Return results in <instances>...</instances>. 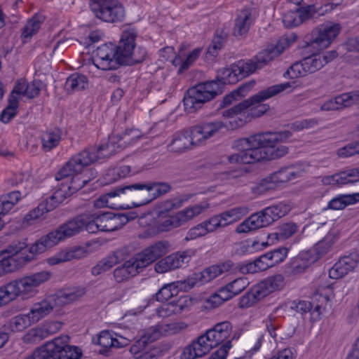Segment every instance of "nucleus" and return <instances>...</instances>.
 Segmentation results:
<instances>
[{
  "label": "nucleus",
  "mask_w": 359,
  "mask_h": 359,
  "mask_svg": "<svg viewBox=\"0 0 359 359\" xmlns=\"http://www.w3.org/2000/svg\"><path fill=\"white\" fill-rule=\"evenodd\" d=\"M53 306L50 303L43 301L34 304L28 313L33 323L38 322L41 318L49 314L53 311Z\"/></svg>",
  "instance_id": "a19ab883"
},
{
  "label": "nucleus",
  "mask_w": 359,
  "mask_h": 359,
  "mask_svg": "<svg viewBox=\"0 0 359 359\" xmlns=\"http://www.w3.org/2000/svg\"><path fill=\"white\" fill-rule=\"evenodd\" d=\"M43 18L40 15H34L32 18L29 19L23 27L22 36L24 38H31L33 35L36 34L39 30Z\"/></svg>",
  "instance_id": "49530a36"
},
{
  "label": "nucleus",
  "mask_w": 359,
  "mask_h": 359,
  "mask_svg": "<svg viewBox=\"0 0 359 359\" xmlns=\"http://www.w3.org/2000/svg\"><path fill=\"white\" fill-rule=\"evenodd\" d=\"M280 53L276 47L264 50L259 52L255 57V61L259 69L266 65Z\"/></svg>",
  "instance_id": "8fccbe9b"
},
{
  "label": "nucleus",
  "mask_w": 359,
  "mask_h": 359,
  "mask_svg": "<svg viewBox=\"0 0 359 359\" xmlns=\"http://www.w3.org/2000/svg\"><path fill=\"white\" fill-rule=\"evenodd\" d=\"M147 53L144 47L139 46L132 52L128 57V62L125 65H133L134 64H139L144 61Z\"/></svg>",
  "instance_id": "680f3d73"
},
{
  "label": "nucleus",
  "mask_w": 359,
  "mask_h": 359,
  "mask_svg": "<svg viewBox=\"0 0 359 359\" xmlns=\"http://www.w3.org/2000/svg\"><path fill=\"white\" fill-rule=\"evenodd\" d=\"M97 215V224L100 228V231H113L122 227L130 219L127 215L114 212H99Z\"/></svg>",
  "instance_id": "4be33fe9"
},
{
  "label": "nucleus",
  "mask_w": 359,
  "mask_h": 359,
  "mask_svg": "<svg viewBox=\"0 0 359 359\" xmlns=\"http://www.w3.org/2000/svg\"><path fill=\"white\" fill-rule=\"evenodd\" d=\"M171 189V185L168 182L151 181L119 186L101 196L95 201L94 204L96 207H112L113 203L109 201L110 198L119 196L121 194H127L128 196L136 200L133 202V205L138 207L148 204L166 194Z\"/></svg>",
  "instance_id": "20e7f679"
},
{
  "label": "nucleus",
  "mask_w": 359,
  "mask_h": 359,
  "mask_svg": "<svg viewBox=\"0 0 359 359\" xmlns=\"http://www.w3.org/2000/svg\"><path fill=\"white\" fill-rule=\"evenodd\" d=\"M128 254L127 248H122L115 250L106 257L100 260L95 266L91 269V273L94 276L109 271L114 265L126 259Z\"/></svg>",
  "instance_id": "393cba45"
},
{
  "label": "nucleus",
  "mask_w": 359,
  "mask_h": 359,
  "mask_svg": "<svg viewBox=\"0 0 359 359\" xmlns=\"http://www.w3.org/2000/svg\"><path fill=\"white\" fill-rule=\"evenodd\" d=\"M264 133L256 134L248 138H241L234 142L233 147L239 152L228 156L230 163L252 164L261 161L262 144L271 142L266 139Z\"/></svg>",
  "instance_id": "6e6552de"
},
{
  "label": "nucleus",
  "mask_w": 359,
  "mask_h": 359,
  "mask_svg": "<svg viewBox=\"0 0 359 359\" xmlns=\"http://www.w3.org/2000/svg\"><path fill=\"white\" fill-rule=\"evenodd\" d=\"M248 208L236 207L218 214L222 227L226 226L238 220L247 213Z\"/></svg>",
  "instance_id": "4c0bfd02"
},
{
  "label": "nucleus",
  "mask_w": 359,
  "mask_h": 359,
  "mask_svg": "<svg viewBox=\"0 0 359 359\" xmlns=\"http://www.w3.org/2000/svg\"><path fill=\"white\" fill-rule=\"evenodd\" d=\"M227 36V33L224 29H217L206 54L216 57L218 51L222 48L224 41L226 40Z\"/></svg>",
  "instance_id": "a18cd8bd"
},
{
  "label": "nucleus",
  "mask_w": 359,
  "mask_h": 359,
  "mask_svg": "<svg viewBox=\"0 0 359 359\" xmlns=\"http://www.w3.org/2000/svg\"><path fill=\"white\" fill-rule=\"evenodd\" d=\"M359 201V194L351 195H339L332 198L327 205V208L332 210H341L350 204Z\"/></svg>",
  "instance_id": "79ce46f5"
},
{
  "label": "nucleus",
  "mask_w": 359,
  "mask_h": 359,
  "mask_svg": "<svg viewBox=\"0 0 359 359\" xmlns=\"http://www.w3.org/2000/svg\"><path fill=\"white\" fill-rule=\"evenodd\" d=\"M226 128L227 126L220 120L202 122L189 130L175 134L168 148L172 152H184L190 146H198Z\"/></svg>",
  "instance_id": "423d86ee"
},
{
  "label": "nucleus",
  "mask_w": 359,
  "mask_h": 359,
  "mask_svg": "<svg viewBox=\"0 0 359 359\" xmlns=\"http://www.w3.org/2000/svg\"><path fill=\"white\" fill-rule=\"evenodd\" d=\"M353 104H359V90L342 93L326 101L321 105L320 110H339Z\"/></svg>",
  "instance_id": "b1692460"
},
{
  "label": "nucleus",
  "mask_w": 359,
  "mask_h": 359,
  "mask_svg": "<svg viewBox=\"0 0 359 359\" xmlns=\"http://www.w3.org/2000/svg\"><path fill=\"white\" fill-rule=\"evenodd\" d=\"M284 277L281 274L270 276L255 285L240 298L239 306L248 308L263 299L271 292L283 286Z\"/></svg>",
  "instance_id": "f8f14e48"
},
{
  "label": "nucleus",
  "mask_w": 359,
  "mask_h": 359,
  "mask_svg": "<svg viewBox=\"0 0 359 359\" xmlns=\"http://www.w3.org/2000/svg\"><path fill=\"white\" fill-rule=\"evenodd\" d=\"M161 335V332L158 328L151 327L145 331L144 334L137 342L140 348H144L147 344L151 343L159 339Z\"/></svg>",
  "instance_id": "13d9d810"
},
{
  "label": "nucleus",
  "mask_w": 359,
  "mask_h": 359,
  "mask_svg": "<svg viewBox=\"0 0 359 359\" xmlns=\"http://www.w3.org/2000/svg\"><path fill=\"white\" fill-rule=\"evenodd\" d=\"M101 60H104L107 64H105V67L101 66H95L97 69L108 71V70H115L118 69L121 66L123 65V62L121 59L118 57V53L115 50H112L111 54H109L108 56L105 57L104 59H101Z\"/></svg>",
  "instance_id": "5fc2aeb1"
},
{
  "label": "nucleus",
  "mask_w": 359,
  "mask_h": 359,
  "mask_svg": "<svg viewBox=\"0 0 359 359\" xmlns=\"http://www.w3.org/2000/svg\"><path fill=\"white\" fill-rule=\"evenodd\" d=\"M142 270L137 267L134 257L126 261L121 266H118L114 270L113 274L114 279L117 283H122L130 277L135 276Z\"/></svg>",
  "instance_id": "c85d7f7f"
},
{
  "label": "nucleus",
  "mask_w": 359,
  "mask_h": 359,
  "mask_svg": "<svg viewBox=\"0 0 359 359\" xmlns=\"http://www.w3.org/2000/svg\"><path fill=\"white\" fill-rule=\"evenodd\" d=\"M359 264V253L353 252L339 259L329 270V276L332 279H339L352 272Z\"/></svg>",
  "instance_id": "aec40b11"
},
{
  "label": "nucleus",
  "mask_w": 359,
  "mask_h": 359,
  "mask_svg": "<svg viewBox=\"0 0 359 359\" xmlns=\"http://www.w3.org/2000/svg\"><path fill=\"white\" fill-rule=\"evenodd\" d=\"M255 85V80H251L243 83L237 89L231 91L223 97V99L219 102L217 109L219 110L226 108L233 104L235 102L241 100L250 92Z\"/></svg>",
  "instance_id": "cd10ccee"
},
{
  "label": "nucleus",
  "mask_w": 359,
  "mask_h": 359,
  "mask_svg": "<svg viewBox=\"0 0 359 359\" xmlns=\"http://www.w3.org/2000/svg\"><path fill=\"white\" fill-rule=\"evenodd\" d=\"M312 251H304L294 257L289 264L290 273L293 275L302 273L305 271L311 264L318 259V257L313 255Z\"/></svg>",
  "instance_id": "bb28decb"
},
{
  "label": "nucleus",
  "mask_w": 359,
  "mask_h": 359,
  "mask_svg": "<svg viewBox=\"0 0 359 359\" xmlns=\"http://www.w3.org/2000/svg\"><path fill=\"white\" fill-rule=\"evenodd\" d=\"M85 289L81 287H74L65 289L60 291L56 294L57 304L64 305L72 303L85 294Z\"/></svg>",
  "instance_id": "c9c22d12"
},
{
  "label": "nucleus",
  "mask_w": 359,
  "mask_h": 359,
  "mask_svg": "<svg viewBox=\"0 0 359 359\" xmlns=\"http://www.w3.org/2000/svg\"><path fill=\"white\" fill-rule=\"evenodd\" d=\"M251 11L249 8H244L238 15L233 29V34L235 36H242L246 34L251 24Z\"/></svg>",
  "instance_id": "f704fd0d"
},
{
  "label": "nucleus",
  "mask_w": 359,
  "mask_h": 359,
  "mask_svg": "<svg viewBox=\"0 0 359 359\" xmlns=\"http://www.w3.org/2000/svg\"><path fill=\"white\" fill-rule=\"evenodd\" d=\"M116 142L115 140L111 137L107 143L101 144L98 147H90L84 149L83 151H88L90 156H93L90 164L98 159L109 158L116 152Z\"/></svg>",
  "instance_id": "2f4dec72"
},
{
  "label": "nucleus",
  "mask_w": 359,
  "mask_h": 359,
  "mask_svg": "<svg viewBox=\"0 0 359 359\" xmlns=\"http://www.w3.org/2000/svg\"><path fill=\"white\" fill-rule=\"evenodd\" d=\"M137 33L133 29L126 30L122 34L118 46H116L118 57L121 59L123 65L128 62V57L135 48Z\"/></svg>",
  "instance_id": "a878e982"
},
{
  "label": "nucleus",
  "mask_w": 359,
  "mask_h": 359,
  "mask_svg": "<svg viewBox=\"0 0 359 359\" xmlns=\"http://www.w3.org/2000/svg\"><path fill=\"white\" fill-rule=\"evenodd\" d=\"M210 351L208 345L203 341V337L199 336L196 341L184 348L181 355V359L201 358Z\"/></svg>",
  "instance_id": "c756f323"
},
{
  "label": "nucleus",
  "mask_w": 359,
  "mask_h": 359,
  "mask_svg": "<svg viewBox=\"0 0 359 359\" xmlns=\"http://www.w3.org/2000/svg\"><path fill=\"white\" fill-rule=\"evenodd\" d=\"M86 250L83 248H74L72 251L67 252L63 258L51 257L48 259V264L50 265L57 264L61 262L69 260L71 259H79L84 257Z\"/></svg>",
  "instance_id": "4d7b16f0"
},
{
  "label": "nucleus",
  "mask_w": 359,
  "mask_h": 359,
  "mask_svg": "<svg viewBox=\"0 0 359 359\" xmlns=\"http://www.w3.org/2000/svg\"><path fill=\"white\" fill-rule=\"evenodd\" d=\"M116 49V46L112 43L102 44L98 46L96 50L93 52V63L95 66L105 67L107 64L104 60L101 59L105 58L109 54L112 53V50Z\"/></svg>",
  "instance_id": "de8ad7c7"
},
{
  "label": "nucleus",
  "mask_w": 359,
  "mask_h": 359,
  "mask_svg": "<svg viewBox=\"0 0 359 359\" xmlns=\"http://www.w3.org/2000/svg\"><path fill=\"white\" fill-rule=\"evenodd\" d=\"M283 22L287 28L298 26L302 23V20L297 10L287 11L283 17Z\"/></svg>",
  "instance_id": "052dcab7"
},
{
  "label": "nucleus",
  "mask_w": 359,
  "mask_h": 359,
  "mask_svg": "<svg viewBox=\"0 0 359 359\" xmlns=\"http://www.w3.org/2000/svg\"><path fill=\"white\" fill-rule=\"evenodd\" d=\"M231 347V340L226 341L219 349L211 354L208 359H225Z\"/></svg>",
  "instance_id": "774afa93"
},
{
  "label": "nucleus",
  "mask_w": 359,
  "mask_h": 359,
  "mask_svg": "<svg viewBox=\"0 0 359 359\" xmlns=\"http://www.w3.org/2000/svg\"><path fill=\"white\" fill-rule=\"evenodd\" d=\"M8 105L2 111L0 120L8 123L17 114V108L18 105V98L8 99Z\"/></svg>",
  "instance_id": "6e6d98bb"
},
{
  "label": "nucleus",
  "mask_w": 359,
  "mask_h": 359,
  "mask_svg": "<svg viewBox=\"0 0 359 359\" xmlns=\"http://www.w3.org/2000/svg\"><path fill=\"white\" fill-rule=\"evenodd\" d=\"M33 324L29 315H18L10 320L9 325L13 332H20Z\"/></svg>",
  "instance_id": "864d4df0"
},
{
  "label": "nucleus",
  "mask_w": 359,
  "mask_h": 359,
  "mask_svg": "<svg viewBox=\"0 0 359 359\" xmlns=\"http://www.w3.org/2000/svg\"><path fill=\"white\" fill-rule=\"evenodd\" d=\"M206 230L207 229L204 227L203 223L201 222V224H198L195 226L191 228L188 231L184 240L189 241L191 240L196 239L198 237L205 236L208 233V231Z\"/></svg>",
  "instance_id": "69168bd1"
},
{
  "label": "nucleus",
  "mask_w": 359,
  "mask_h": 359,
  "mask_svg": "<svg viewBox=\"0 0 359 359\" xmlns=\"http://www.w3.org/2000/svg\"><path fill=\"white\" fill-rule=\"evenodd\" d=\"M190 198L191 196L187 195L182 198H174L162 202L158 207V217H163V215H165L170 211L180 208L185 202L188 201Z\"/></svg>",
  "instance_id": "c03bdc74"
},
{
  "label": "nucleus",
  "mask_w": 359,
  "mask_h": 359,
  "mask_svg": "<svg viewBox=\"0 0 359 359\" xmlns=\"http://www.w3.org/2000/svg\"><path fill=\"white\" fill-rule=\"evenodd\" d=\"M297 175L298 172H296L293 166L283 167L271 173L269 180L263 179L259 184L252 187V190L255 194H261L272 189L273 187L271 184L285 183L295 179Z\"/></svg>",
  "instance_id": "a211bd4d"
},
{
  "label": "nucleus",
  "mask_w": 359,
  "mask_h": 359,
  "mask_svg": "<svg viewBox=\"0 0 359 359\" xmlns=\"http://www.w3.org/2000/svg\"><path fill=\"white\" fill-rule=\"evenodd\" d=\"M209 208L208 203H201L186 208L175 214L179 226H181L191 220L194 217L201 215L204 210Z\"/></svg>",
  "instance_id": "7c9ffc66"
},
{
  "label": "nucleus",
  "mask_w": 359,
  "mask_h": 359,
  "mask_svg": "<svg viewBox=\"0 0 359 359\" xmlns=\"http://www.w3.org/2000/svg\"><path fill=\"white\" fill-rule=\"evenodd\" d=\"M50 277V272L42 271L13 280L0 287V306L8 304L18 296H32L36 288Z\"/></svg>",
  "instance_id": "0eeeda50"
},
{
  "label": "nucleus",
  "mask_w": 359,
  "mask_h": 359,
  "mask_svg": "<svg viewBox=\"0 0 359 359\" xmlns=\"http://www.w3.org/2000/svg\"><path fill=\"white\" fill-rule=\"evenodd\" d=\"M89 5L95 16L103 22H121L125 18V8L118 0H92Z\"/></svg>",
  "instance_id": "ddd939ff"
},
{
  "label": "nucleus",
  "mask_w": 359,
  "mask_h": 359,
  "mask_svg": "<svg viewBox=\"0 0 359 359\" xmlns=\"http://www.w3.org/2000/svg\"><path fill=\"white\" fill-rule=\"evenodd\" d=\"M298 226L294 223H285L280 225L276 232L268 235V239L273 242L275 240H284L291 237L297 231Z\"/></svg>",
  "instance_id": "37998d69"
},
{
  "label": "nucleus",
  "mask_w": 359,
  "mask_h": 359,
  "mask_svg": "<svg viewBox=\"0 0 359 359\" xmlns=\"http://www.w3.org/2000/svg\"><path fill=\"white\" fill-rule=\"evenodd\" d=\"M334 243V236L332 234H327L321 241L318 242L313 249L309 251H312V253L318 256L319 259L321 256L329 252Z\"/></svg>",
  "instance_id": "3c124183"
},
{
  "label": "nucleus",
  "mask_w": 359,
  "mask_h": 359,
  "mask_svg": "<svg viewBox=\"0 0 359 359\" xmlns=\"http://www.w3.org/2000/svg\"><path fill=\"white\" fill-rule=\"evenodd\" d=\"M264 136L271 142L262 144L261 161H271L283 157L288 153V148L284 145H277L279 142H283L292 136L290 130L278 133H266Z\"/></svg>",
  "instance_id": "4468645a"
},
{
  "label": "nucleus",
  "mask_w": 359,
  "mask_h": 359,
  "mask_svg": "<svg viewBox=\"0 0 359 359\" xmlns=\"http://www.w3.org/2000/svg\"><path fill=\"white\" fill-rule=\"evenodd\" d=\"M290 82L276 84L262 90L248 99L240 102L233 107L222 111L223 117L230 118L229 122L231 130L243 127L253 118L259 117L268 109L269 105L262 104L261 102L272 97L291 88Z\"/></svg>",
  "instance_id": "f03ea898"
},
{
  "label": "nucleus",
  "mask_w": 359,
  "mask_h": 359,
  "mask_svg": "<svg viewBox=\"0 0 359 359\" xmlns=\"http://www.w3.org/2000/svg\"><path fill=\"white\" fill-rule=\"evenodd\" d=\"M222 274V269L217 266L212 265L205 268L201 273L196 274V279L198 280L201 284L208 283Z\"/></svg>",
  "instance_id": "603ef678"
},
{
  "label": "nucleus",
  "mask_w": 359,
  "mask_h": 359,
  "mask_svg": "<svg viewBox=\"0 0 359 359\" xmlns=\"http://www.w3.org/2000/svg\"><path fill=\"white\" fill-rule=\"evenodd\" d=\"M284 277L281 274L270 276L255 285L240 298L239 306L248 308L263 299L271 292L283 286Z\"/></svg>",
  "instance_id": "9b49d317"
},
{
  "label": "nucleus",
  "mask_w": 359,
  "mask_h": 359,
  "mask_svg": "<svg viewBox=\"0 0 359 359\" xmlns=\"http://www.w3.org/2000/svg\"><path fill=\"white\" fill-rule=\"evenodd\" d=\"M62 131L59 128L44 132L41 135L42 149L50 151L56 147L61 140Z\"/></svg>",
  "instance_id": "58836bf2"
},
{
  "label": "nucleus",
  "mask_w": 359,
  "mask_h": 359,
  "mask_svg": "<svg viewBox=\"0 0 359 359\" xmlns=\"http://www.w3.org/2000/svg\"><path fill=\"white\" fill-rule=\"evenodd\" d=\"M34 244L29 248V252L32 254L31 255L20 254L23 249L27 248V244L25 242L13 243L7 246L6 249L1 251L0 277L16 271L24 264L32 261L34 257V254L39 253L30 251V248Z\"/></svg>",
  "instance_id": "9d476101"
},
{
  "label": "nucleus",
  "mask_w": 359,
  "mask_h": 359,
  "mask_svg": "<svg viewBox=\"0 0 359 359\" xmlns=\"http://www.w3.org/2000/svg\"><path fill=\"white\" fill-rule=\"evenodd\" d=\"M271 267H273V266L270 264L269 260L266 259V258L262 255L252 262L246 264H239L237 269L241 273L248 274L263 271Z\"/></svg>",
  "instance_id": "473e14b6"
},
{
  "label": "nucleus",
  "mask_w": 359,
  "mask_h": 359,
  "mask_svg": "<svg viewBox=\"0 0 359 359\" xmlns=\"http://www.w3.org/2000/svg\"><path fill=\"white\" fill-rule=\"evenodd\" d=\"M241 79L234 63L229 67L219 69L216 79L200 83L187 90L183 98L185 111L195 113L204 104L222 94L224 85L234 84Z\"/></svg>",
  "instance_id": "7ed1b4c3"
},
{
  "label": "nucleus",
  "mask_w": 359,
  "mask_h": 359,
  "mask_svg": "<svg viewBox=\"0 0 359 359\" xmlns=\"http://www.w3.org/2000/svg\"><path fill=\"white\" fill-rule=\"evenodd\" d=\"M357 168H350L326 178L329 184L344 185L359 181Z\"/></svg>",
  "instance_id": "72a5a7b5"
},
{
  "label": "nucleus",
  "mask_w": 359,
  "mask_h": 359,
  "mask_svg": "<svg viewBox=\"0 0 359 359\" xmlns=\"http://www.w3.org/2000/svg\"><path fill=\"white\" fill-rule=\"evenodd\" d=\"M168 242L164 241H157L144 248L134 256L137 263V267L143 270L149 264L166 255L168 252Z\"/></svg>",
  "instance_id": "f3484780"
},
{
  "label": "nucleus",
  "mask_w": 359,
  "mask_h": 359,
  "mask_svg": "<svg viewBox=\"0 0 359 359\" xmlns=\"http://www.w3.org/2000/svg\"><path fill=\"white\" fill-rule=\"evenodd\" d=\"M87 86V77L83 74L74 73L67 79L65 88L67 92L72 93L76 91L84 90Z\"/></svg>",
  "instance_id": "ea45409f"
},
{
  "label": "nucleus",
  "mask_w": 359,
  "mask_h": 359,
  "mask_svg": "<svg viewBox=\"0 0 359 359\" xmlns=\"http://www.w3.org/2000/svg\"><path fill=\"white\" fill-rule=\"evenodd\" d=\"M232 326L230 322L223 321L217 323L212 328L208 330L201 335L203 341L208 345L210 350L218 346L225 341L230 336Z\"/></svg>",
  "instance_id": "6ab92c4d"
},
{
  "label": "nucleus",
  "mask_w": 359,
  "mask_h": 359,
  "mask_svg": "<svg viewBox=\"0 0 359 359\" xmlns=\"http://www.w3.org/2000/svg\"><path fill=\"white\" fill-rule=\"evenodd\" d=\"M227 285L230 288L232 294L235 297L245 289L248 285V282L245 278H238L229 283Z\"/></svg>",
  "instance_id": "0e129e2a"
},
{
  "label": "nucleus",
  "mask_w": 359,
  "mask_h": 359,
  "mask_svg": "<svg viewBox=\"0 0 359 359\" xmlns=\"http://www.w3.org/2000/svg\"><path fill=\"white\" fill-rule=\"evenodd\" d=\"M65 198L64 190H57L53 195L46 199L34 209L29 211L25 216L24 219L26 222H31L39 219L44 213L53 210L59 203H62Z\"/></svg>",
  "instance_id": "5701e85b"
},
{
  "label": "nucleus",
  "mask_w": 359,
  "mask_h": 359,
  "mask_svg": "<svg viewBox=\"0 0 359 359\" xmlns=\"http://www.w3.org/2000/svg\"><path fill=\"white\" fill-rule=\"evenodd\" d=\"M158 223V229L161 232L169 231L173 229L180 227L175 215L168 216L163 215Z\"/></svg>",
  "instance_id": "bf43d9fd"
},
{
  "label": "nucleus",
  "mask_w": 359,
  "mask_h": 359,
  "mask_svg": "<svg viewBox=\"0 0 359 359\" xmlns=\"http://www.w3.org/2000/svg\"><path fill=\"white\" fill-rule=\"evenodd\" d=\"M142 137L141 133L137 129H127L124 133L111 137L115 140L117 148L123 149L136 142Z\"/></svg>",
  "instance_id": "e433bc0d"
},
{
  "label": "nucleus",
  "mask_w": 359,
  "mask_h": 359,
  "mask_svg": "<svg viewBox=\"0 0 359 359\" xmlns=\"http://www.w3.org/2000/svg\"><path fill=\"white\" fill-rule=\"evenodd\" d=\"M291 208L287 204L279 203L251 215L236 229L237 233H248L271 224L286 215Z\"/></svg>",
  "instance_id": "1a4fd4ad"
},
{
  "label": "nucleus",
  "mask_w": 359,
  "mask_h": 359,
  "mask_svg": "<svg viewBox=\"0 0 359 359\" xmlns=\"http://www.w3.org/2000/svg\"><path fill=\"white\" fill-rule=\"evenodd\" d=\"M195 255V250H186L172 253L159 259L154 265V271L164 273L185 266Z\"/></svg>",
  "instance_id": "2eb2a0df"
},
{
  "label": "nucleus",
  "mask_w": 359,
  "mask_h": 359,
  "mask_svg": "<svg viewBox=\"0 0 359 359\" xmlns=\"http://www.w3.org/2000/svg\"><path fill=\"white\" fill-rule=\"evenodd\" d=\"M95 158L90 156L88 151H81L76 155L74 156L66 164L57 172L55 180L60 181L71 178L82 171L84 167L90 165V161Z\"/></svg>",
  "instance_id": "dca6fc26"
},
{
  "label": "nucleus",
  "mask_w": 359,
  "mask_h": 359,
  "mask_svg": "<svg viewBox=\"0 0 359 359\" xmlns=\"http://www.w3.org/2000/svg\"><path fill=\"white\" fill-rule=\"evenodd\" d=\"M318 121L316 118H309L296 121L291 123L290 128L293 131H300L317 126Z\"/></svg>",
  "instance_id": "e2e57ef3"
},
{
  "label": "nucleus",
  "mask_w": 359,
  "mask_h": 359,
  "mask_svg": "<svg viewBox=\"0 0 359 359\" xmlns=\"http://www.w3.org/2000/svg\"><path fill=\"white\" fill-rule=\"evenodd\" d=\"M114 337L109 330H103L97 338V343L103 348H111L114 345L113 344Z\"/></svg>",
  "instance_id": "338daca9"
},
{
  "label": "nucleus",
  "mask_w": 359,
  "mask_h": 359,
  "mask_svg": "<svg viewBox=\"0 0 359 359\" xmlns=\"http://www.w3.org/2000/svg\"><path fill=\"white\" fill-rule=\"evenodd\" d=\"M97 213L81 215L60 225L57 229L49 232L37 240L31 247L32 252H43L47 248L57 244L60 241L72 237L85 229L88 233H94L100 231L97 224Z\"/></svg>",
  "instance_id": "39448f33"
},
{
  "label": "nucleus",
  "mask_w": 359,
  "mask_h": 359,
  "mask_svg": "<svg viewBox=\"0 0 359 359\" xmlns=\"http://www.w3.org/2000/svg\"><path fill=\"white\" fill-rule=\"evenodd\" d=\"M234 65L241 79L248 76L259 69L254 59L241 60Z\"/></svg>",
  "instance_id": "09e8293b"
},
{
  "label": "nucleus",
  "mask_w": 359,
  "mask_h": 359,
  "mask_svg": "<svg viewBox=\"0 0 359 359\" xmlns=\"http://www.w3.org/2000/svg\"><path fill=\"white\" fill-rule=\"evenodd\" d=\"M77 175H75L70 179V182L62 183L58 190H64L65 198L83 188L88 182L93 180L97 176V171L93 168L84 169Z\"/></svg>",
  "instance_id": "412c9836"
},
{
  "label": "nucleus",
  "mask_w": 359,
  "mask_h": 359,
  "mask_svg": "<svg viewBox=\"0 0 359 359\" xmlns=\"http://www.w3.org/2000/svg\"><path fill=\"white\" fill-rule=\"evenodd\" d=\"M341 29L339 23L329 22L314 29L310 37H307L302 46V60L293 64L284 76L291 79L313 74L324 65L320 57V51L330 46L339 35Z\"/></svg>",
  "instance_id": "f257e3e1"
}]
</instances>
